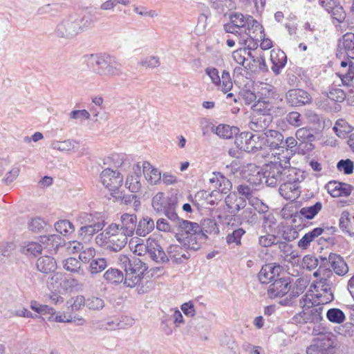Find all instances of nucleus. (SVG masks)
<instances>
[{"label":"nucleus","mask_w":354,"mask_h":354,"mask_svg":"<svg viewBox=\"0 0 354 354\" xmlns=\"http://www.w3.org/2000/svg\"><path fill=\"white\" fill-rule=\"evenodd\" d=\"M279 161H271L266 164L261 170V173L257 172L260 177V181L267 186L276 187L286 179V176L296 174V169L290 166L289 158L286 156L279 153Z\"/></svg>","instance_id":"1"},{"label":"nucleus","mask_w":354,"mask_h":354,"mask_svg":"<svg viewBox=\"0 0 354 354\" xmlns=\"http://www.w3.org/2000/svg\"><path fill=\"white\" fill-rule=\"evenodd\" d=\"M95 19L91 14L82 17L70 15L64 17L56 26L54 33L57 37L71 39L94 26Z\"/></svg>","instance_id":"2"},{"label":"nucleus","mask_w":354,"mask_h":354,"mask_svg":"<svg viewBox=\"0 0 354 354\" xmlns=\"http://www.w3.org/2000/svg\"><path fill=\"white\" fill-rule=\"evenodd\" d=\"M85 57L92 62L94 72L100 76L112 78L122 74V64L114 57L91 54Z\"/></svg>","instance_id":"3"},{"label":"nucleus","mask_w":354,"mask_h":354,"mask_svg":"<svg viewBox=\"0 0 354 354\" xmlns=\"http://www.w3.org/2000/svg\"><path fill=\"white\" fill-rule=\"evenodd\" d=\"M128 237L118 229L117 223H111L102 232L95 238V243L112 252L120 251L127 244Z\"/></svg>","instance_id":"4"},{"label":"nucleus","mask_w":354,"mask_h":354,"mask_svg":"<svg viewBox=\"0 0 354 354\" xmlns=\"http://www.w3.org/2000/svg\"><path fill=\"white\" fill-rule=\"evenodd\" d=\"M248 23L243 30L242 35L236 36L238 43L248 46L250 48H255L258 42L263 39L265 33L263 26L252 17L248 16Z\"/></svg>","instance_id":"5"},{"label":"nucleus","mask_w":354,"mask_h":354,"mask_svg":"<svg viewBox=\"0 0 354 354\" xmlns=\"http://www.w3.org/2000/svg\"><path fill=\"white\" fill-rule=\"evenodd\" d=\"M60 237L56 234H50L41 237L40 244L37 242H29L21 246V251L26 255L37 256L41 251L46 248L48 250H55L58 246V241Z\"/></svg>","instance_id":"6"},{"label":"nucleus","mask_w":354,"mask_h":354,"mask_svg":"<svg viewBox=\"0 0 354 354\" xmlns=\"http://www.w3.org/2000/svg\"><path fill=\"white\" fill-rule=\"evenodd\" d=\"M79 218L80 223L84 224L79 230V236L84 241H89L95 234L101 231L105 226L104 220L95 221L92 215L86 213L81 214Z\"/></svg>","instance_id":"7"},{"label":"nucleus","mask_w":354,"mask_h":354,"mask_svg":"<svg viewBox=\"0 0 354 354\" xmlns=\"http://www.w3.org/2000/svg\"><path fill=\"white\" fill-rule=\"evenodd\" d=\"M323 306L319 305L310 306L307 307L296 314L293 317V319L298 324H318L322 319Z\"/></svg>","instance_id":"8"},{"label":"nucleus","mask_w":354,"mask_h":354,"mask_svg":"<svg viewBox=\"0 0 354 354\" xmlns=\"http://www.w3.org/2000/svg\"><path fill=\"white\" fill-rule=\"evenodd\" d=\"M300 182L299 176L296 171V174L286 176L282 181L279 187V194L286 200L294 201L299 196V183Z\"/></svg>","instance_id":"9"},{"label":"nucleus","mask_w":354,"mask_h":354,"mask_svg":"<svg viewBox=\"0 0 354 354\" xmlns=\"http://www.w3.org/2000/svg\"><path fill=\"white\" fill-rule=\"evenodd\" d=\"M336 352L335 342L328 336H322L306 349L307 354H334Z\"/></svg>","instance_id":"10"},{"label":"nucleus","mask_w":354,"mask_h":354,"mask_svg":"<svg viewBox=\"0 0 354 354\" xmlns=\"http://www.w3.org/2000/svg\"><path fill=\"white\" fill-rule=\"evenodd\" d=\"M317 293L315 295L317 305L322 306L333 301L334 295L331 290V284L328 279L321 278L315 285Z\"/></svg>","instance_id":"11"},{"label":"nucleus","mask_w":354,"mask_h":354,"mask_svg":"<svg viewBox=\"0 0 354 354\" xmlns=\"http://www.w3.org/2000/svg\"><path fill=\"white\" fill-rule=\"evenodd\" d=\"M103 185L112 192H115L122 185L123 176L109 168L104 169L100 174Z\"/></svg>","instance_id":"12"},{"label":"nucleus","mask_w":354,"mask_h":354,"mask_svg":"<svg viewBox=\"0 0 354 354\" xmlns=\"http://www.w3.org/2000/svg\"><path fill=\"white\" fill-rule=\"evenodd\" d=\"M287 104L291 106H301L312 103L311 95L306 91L299 88L289 90L286 94Z\"/></svg>","instance_id":"13"},{"label":"nucleus","mask_w":354,"mask_h":354,"mask_svg":"<svg viewBox=\"0 0 354 354\" xmlns=\"http://www.w3.org/2000/svg\"><path fill=\"white\" fill-rule=\"evenodd\" d=\"M248 16H244L243 14L236 12L230 16V21L224 25V30L227 33L233 34L235 37L242 35L243 30L245 28L248 23Z\"/></svg>","instance_id":"14"},{"label":"nucleus","mask_w":354,"mask_h":354,"mask_svg":"<svg viewBox=\"0 0 354 354\" xmlns=\"http://www.w3.org/2000/svg\"><path fill=\"white\" fill-rule=\"evenodd\" d=\"M173 205H178V199L175 196L165 197L163 192H158L152 198V207L156 212H164Z\"/></svg>","instance_id":"15"},{"label":"nucleus","mask_w":354,"mask_h":354,"mask_svg":"<svg viewBox=\"0 0 354 354\" xmlns=\"http://www.w3.org/2000/svg\"><path fill=\"white\" fill-rule=\"evenodd\" d=\"M290 289L288 279L277 278L269 286L268 295L270 298L281 297L286 295Z\"/></svg>","instance_id":"16"},{"label":"nucleus","mask_w":354,"mask_h":354,"mask_svg":"<svg viewBox=\"0 0 354 354\" xmlns=\"http://www.w3.org/2000/svg\"><path fill=\"white\" fill-rule=\"evenodd\" d=\"M118 229L128 238L132 236L136 230L137 216L135 214L124 213L121 215Z\"/></svg>","instance_id":"17"},{"label":"nucleus","mask_w":354,"mask_h":354,"mask_svg":"<svg viewBox=\"0 0 354 354\" xmlns=\"http://www.w3.org/2000/svg\"><path fill=\"white\" fill-rule=\"evenodd\" d=\"M147 253L149 257L157 263L168 261V257L156 239L149 237L147 240Z\"/></svg>","instance_id":"18"},{"label":"nucleus","mask_w":354,"mask_h":354,"mask_svg":"<svg viewBox=\"0 0 354 354\" xmlns=\"http://www.w3.org/2000/svg\"><path fill=\"white\" fill-rule=\"evenodd\" d=\"M168 260L170 259L174 263L180 264L185 263L189 259L190 255L184 246L182 247L177 244L171 245L167 248Z\"/></svg>","instance_id":"19"},{"label":"nucleus","mask_w":354,"mask_h":354,"mask_svg":"<svg viewBox=\"0 0 354 354\" xmlns=\"http://www.w3.org/2000/svg\"><path fill=\"white\" fill-rule=\"evenodd\" d=\"M272 120L271 114L253 115L249 123V128L256 132H265Z\"/></svg>","instance_id":"20"},{"label":"nucleus","mask_w":354,"mask_h":354,"mask_svg":"<svg viewBox=\"0 0 354 354\" xmlns=\"http://www.w3.org/2000/svg\"><path fill=\"white\" fill-rule=\"evenodd\" d=\"M266 147L270 149H280L283 145V136L276 130H267L262 133Z\"/></svg>","instance_id":"21"},{"label":"nucleus","mask_w":354,"mask_h":354,"mask_svg":"<svg viewBox=\"0 0 354 354\" xmlns=\"http://www.w3.org/2000/svg\"><path fill=\"white\" fill-rule=\"evenodd\" d=\"M141 172V166L137 164L133 167V173L127 176L125 185L132 193H137L142 188Z\"/></svg>","instance_id":"22"},{"label":"nucleus","mask_w":354,"mask_h":354,"mask_svg":"<svg viewBox=\"0 0 354 354\" xmlns=\"http://www.w3.org/2000/svg\"><path fill=\"white\" fill-rule=\"evenodd\" d=\"M281 268L279 266L266 264L263 266L258 274V278L261 283H269L274 281L279 275Z\"/></svg>","instance_id":"23"},{"label":"nucleus","mask_w":354,"mask_h":354,"mask_svg":"<svg viewBox=\"0 0 354 354\" xmlns=\"http://www.w3.org/2000/svg\"><path fill=\"white\" fill-rule=\"evenodd\" d=\"M338 50L348 58L354 59V33L347 32L339 41Z\"/></svg>","instance_id":"24"},{"label":"nucleus","mask_w":354,"mask_h":354,"mask_svg":"<svg viewBox=\"0 0 354 354\" xmlns=\"http://www.w3.org/2000/svg\"><path fill=\"white\" fill-rule=\"evenodd\" d=\"M179 227V232L176 234V237L178 241H181L183 236H189V235L197 234L202 230L201 226L194 222L189 221L182 220L178 225Z\"/></svg>","instance_id":"25"},{"label":"nucleus","mask_w":354,"mask_h":354,"mask_svg":"<svg viewBox=\"0 0 354 354\" xmlns=\"http://www.w3.org/2000/svg\"><path fill=\"white\" fill-rule=\"evenodd\" d=\"M225 203L231 214H236L246 205V201L239 197L235 192L230 193L225 198Z\"/></svg>","instance_id":"26"},{"label":"nucleus","mask_w":354,"mask_h":354,"mask_svg":"<svg viewBox=\"0 0 354 354\" xmlns=\"http://www.w3.org/2000/svg\"><path fill=\"white\" fill-rule=\"evenodd\" d=\"M295 136L297 139L301 143L309 145V146H304V148L303 146H299V149L303 151H310L314 148L312 142L315 140V138L311 129L306 127L300 128L296 131Z\"/></svg>","instance_id":"27"},{"label":"nucleus","mask_w":354,"mask_h":354,"mask_svg":"<svg viewBox=\"0 0 354 354\" xmlns=\"http://www.w3.org/2000/svg\"><path fill=\"white\" fill-rule=\"evenodd\" d=\"M270 60L272 64L271 67L272 72L275 75L280 74L281 69L285 66L287 62V57L284 52L280 50H272L270 52Z\"/></svg>","instance_id":"28"},{"label":"nucleus","mask_w":354,"mask_h":354,"mask_svg":"<svg viewBox=\"0 0 354 354\" xmlns=\"http://www.w3.org/2000/svg\"><path fill=\"white\" fill-rule=\"evenodd\" d=\"M328 259L335 274L344 276L348 272V265L340 255L330 253Z\"/></svg>","instance_id":"29"},{"label":"nucleus","mask_w":354,"mask_h":354,"mask_svg":"<svg viewBox=\"0 0 354 354\" xmlns=\"http://www.w3.org/2000/svg\"><path fill=\"white\" fill-rule=\"evenodd\" d=\"M145 179L151 185L158 184L161 180L160 171L154 168L149 162H144L141 166Z\"/></svg>","instance_id":"30"},{"label":"nucleus","mask_w":354,"mask_h":354,"mask_svg":"<svg viewBox=\"0 0 354 354\" xmlns=\"http://www.w3.org/2000/svg\"><path fill=\"white\" fill-rule=\"evenodd\" d=\"M155 223L153 220L145 216L136 223V233L140 236H145L154 230Z\"/></svg>","instance_id":"31"},{"label":"nucleus","mask_w":354,"mask_h":354,"mask_svg":"<svg viewBox=\"0 0 354 354\" xmlns=\"http://www.w3.org/2000/svg\"><path fill=\"white\" fill-rule=\"evenodd\" d=\"M36 264L38 270L45 274L54 272L57 268V263L55 259L48 255L39 257Z\"/></svg>","instance_id":"32"},{"label":"nucleus","mask_w":354,"mask_h":354,"mask_svg":"<svg viewBox=\"0 0 354 354\" xmlns=\"http://www.w3.org/2000/svg\"><path fill=\"white\" fill-rule=\"evenodd\" d=\"M205 239V237L203 236V234L201 232H198L197 234L183 236L181 241H178L183 243L187 250L190 249L196 251L201 248V241Z\"/></svg>","instance_id":"33"},{"label":"nucleus","mask_w":354,"mask_h":354,"mask_svg":"<svg viewBox=\"0 0 354 354\" xmlns=\"http://www.w3.org/2000/svg\"><path fill=\"white\" fill-rule=\"evenodd\" d=\"M249 140L246 147V152L255 153L259 150L267 148L262 133L252 134L250 133Z\"/></svg>","instance_id":"34"},{"label":"nucleus","mask_w":354,"mask_h":354,"mask_svg":"<svg viewBox=\"0 0 354 354\" xmlns=\"http://www.w3.org/2000/svg\"><path fill=\"white\" fill-rule=\"evenodd\" d=\"M142 278V271L133 267L132 270H127L124 284L127 287L133 288L138 284Z\"/></svg>","instance_id":"35"},{"label":"nucleus","mask_w":354,"mask_h":354,"mask_svg":"<svg viewBox=\"0 0 354 354\" xmlns=\"http://www.w3.org/2000/svg\"><path fill=\"white\" fill-rule=\"evenodd\" d=\"M64 268L70 272L84 276L86 272L82 267L80 261L73 257H69L62 261Z\"/></svg>","instance_id":"36"},{"label":"nucleus","mask_w":354,"mask_h":354,"mask_svg":"<svg viewBox=\"0 0 354 354\" xmlns=\"http://www.w3.org/2000/svg\"><path fill=\"white\" fill-rule=\"evenodd\" d=\"M212 131L215 133L220 138L230 139L234 135H236L239 129L236 127H230L227 124H219L217 127H212Z\"/></svg>","instance_id":"37"},{"label":"nucleus","mask_w":354,"mask_h":354,"mask_svg":"<svg viewBox=\"0 0 354 354\" xmlns=\"http://www.w3.org/2000/svg\"><path fill=\"white\" fill-rule=\"evenodd\" d=\"M77 145L78 142L76 140L68 139L63 141L53 140L50 144V147L55 150L68 152L74 151Z\"/></svg>","instance_id":"38"},{"label":"nucleus","mask_w":354,"mask_h":354,"mask_svg":"<svg viewBox=\"0 0 354 354\" xmlns=\"http://www.w3.org/2000/svg\"><path fill=\"white\" fill-rule=\"evenodd\" d=\"M103 278L109 283L119 284L124 280L122 271L116 268H109L103 274Z\"/></svg>","instance_id":"39"},{"label":"nucleus","mask_w":354,"mask_h":354,"mask_svg":"<svg viewBox=\"0 0 354 354\" xmlns=\"http://www.w3.org/2000/svg\"><path fill=\"white\" fill-rule=\"evenodd\" d=\"M108 266L107 260L105 258H94L88 266V270L91 275L97 274L104 270Z\"/></svg>","instance_id":"40"},{"label":"nucleus","mask_w":354,"mask_h":354,"mask_svg":"<svg viewBox=\"0 0 354 354\" xmlns=\"http://www.w3.org/2000/svg\"><path fill=\"white\" fill-rule=\"evenodd\" d=\"M129 246L131 250L138 256H142L147 253V243H144V241L138 237L131 239Z\"/></svg>","instance_id":"41"},{"label":"nucleus","mask_w":354,"mask_h":354,"mask_svg":"<svg viewBox=\"0 0 354 354\" xmlns=\"http://www.w3.org/2000/svg\"><path fill=\"white\" fill-rule=\"evenodd\" d=\"M246 55H250V52L246 48H239L232 53L234 60L239 64L241 65L245 69H250V64L246 62Z\"/></svg>","instance_id":"42"},{"label":"nucleus","mask_w":354,"mask_h":354,"mask_svg":"<svg viewBox=\"0 0 354 354\" xmlns=\"http://www.w3.org/2000/svg\"><path fill=\"white\" fill-rule=\"evenodd\" d=\"M200 226L202 230L201 232L205 239H207V234H218L219 232V228L216 221L210 218L204 219Z\"/></svg>","instance_id":"43"},{"label":"nucleus","mask_w":354,"mask_h":354,"mask_svg":"<svg viewBox=\"0 0 354 354\" xmlns=\"http://www.w3.org/2000/svg\"><path fill=\"white\" fill-rule=\"evenodd\" d=\"M272 105L268 101L259 100L252 105L253 115L271 114Z\"/></svg>","instance_id":"44"},{"label":"nucleus","mask_w":354,"mask_h":354,"mask_svg":"<svg viewBox=\"0 0 354 354\" xmlns=\"http://www.w3.org/2000/svg\"><path fill=\"white\" fill-rule=\"evenodd\" d=\"M322 209V203L317 202L315 205L302 207L299 214L306 219L313 218Z\"/></svg>","instance_id":"45"},{"label":"nucleus","mask_w":354,"mask_h":354,"mask_svg":"<svg viewBox=\"0 0 354 354\" xmlns=\"http://www.w3.org/2000/svg\"><path fill=\"white\" fill-rule=\"evenodd\" d=\"M61 11V6L57 3H48L38 8L37 15L55 16Z\"/></svg>","instance_id":"46"},{"label":"nucleus","mask_w":354,"mask_h":354,"mask_svg":"<svg viewBox=\"0 0 354 354\" xmlns=\"http://www.w3.org/2000/svg\"><path fill=\"white\" fill-rule=\"evenodd\" d=\"M245 231L243 228H237L232 230V232L228 230V234L226 236V242L228 244H234L235 245H241L242 236L245 234Z\"/></svg>","instance_id":"47"},{"label":"nucleus","mask_w":354,"mask_h":354,"mask_svg":"<svg viewBox=\"0 0 354 354\" xmlns=\"http://www.w3.org/2000/svg\"><path fill=\"white\" fill-rule=\"evenodd\" d=\"M55 230L59 234L66 236L75 231L74 225L68 220H61L55 223Z\"/></svg>","instance_id":"48"},{"label":"nucleus","mask_w":354,"mask_h":354,"mask_svg":"<svg viewBox=\"0 0 354 354\" xmlns=\"http://www.w3.org/2000/svg\"><path fill=\"white\" fill-rule=\"evenodd\" d=\"M221 77V83L216 86H219L221 91L223 93H227L233 88V83L230 73L225 70L222 72Z\"/></svg>","instance_id":"49"},{"label":"nucleus","mask_w":354,"mask_h":354,"mask_svg":"<svg viewBox=\"0 0 354 354\" xmlns=\"http://www.w3.org/2000/svg\"><path fill=\"white\" fill-rule=\"evenodd\" d=\"M326 317L330 322L335 324L343 323L346 319L344 312L335 308L329 309L327 311Z\"/></svg>","instance_id":"50"},{"label":"nucleus","mask_w":354,"mask_h":354,"mask_svg":"<svg viewBox=\"0 0 354 354\" xmlns=\"http://www.w3.org/2000/svg\"><path fill=\"white\" fill-rule=\"evenodd\" d=\"M86 306L90 310L100 311L104 308L105 303L102 298L91 296L86 299Z\"/></svg>","instance_id":"51"},{"label":"nucleus","mask_w":354,"mask_h":354,"mask_svg":"<svg viewBox=\"0 0 354 354\" xmlns=\"http://www.w3.org/2000/svg\"><path fill=\"white\" fill-rule=\"evenodd\" d=\"M339 77L344 85L349 86L354 79V64L349 62L348 68L339 72Z\"/></svg>","instance_id":"52"},{"label":"nucleus","mask_w":354,"mask_h":354,"mask_svg":"<svg viewBox=\"0 0 354 354\" xmlns=\"http://www.w3.org/2000/svg\"><path fill=\"white\" fill-rule=\"evenodd\" d=\"M333 129L339 137H344L346 134L351 131V127L344 120H338Z\"/></svg>","instance_id":"53"},{"label":"nucleus","mask_w":354,"mask_h":354,"mask_svg":"<svg viewBox=\"0 0 354 354\" xmlns=\"http://www.w3.org/2000/svg\"><path fill=\"white\" fill-rule=\"evenodd\" d=\"M250 132L245 131L236 136L234 144L241 151H246L248 142H249Z\"/></svg>","instance_id":"54"},{"label":"nucleus","mask_w":354,"mask_h":354,"mask_svg":"<svg viewBox=\"0 0 354 354\" xmlns=\"http://www.w3.org/2000/svg\"><path fill=\"white\" fill-rule=\"evenodd\" d=\"M86 299L82 295H77L74 297H71L67 301V305L72 310H79L84 306H86Z\"/></svg>","instance_id":"55"},{"label":"nucleus","mask_w":354,"mask_h":354,"mask_svg":"<svg viewBox=\"0 0 354 354\" xmlns=\"http://www.w3.org/2000/svg\"><path fill=\"white\" fill-rule=\"evenodd\" d=\"M15 250V245L11 242H0V261L9 257Z\"/></svg>","instance_id":"56"},{"label":"nucleus","mask_w":354,"mask_h":354,"mask_svg":"<svg viewBox=\"0 0 354 354\" xmlns=\"http://www.w3.org/2000/svg\"><path fill=\"white\" fill-rule=\"evenodd\" d=\"M328 97L335 102H342L346 98V94L341 88H333L329 91Z\"/></svg>","instance_id":"57"},{"label":"nucleus","mask_w":354,"mask_h":354,"mask_svg":"<svg viewBox=\"0 0 354 354\" xmlns=\"http://www.w3.org/2000/svg\"><path fill=\"white\" fill-rule=\"evenodd\" d=\"M95 256V250L93 248H84L79 254L80 260L84 263H89Z\"/></svg>","instance_id":"58"},{"label":"nucleus","mask_w":354,"mask_h":354,"mask_svg":"<svg viewBox=\"0 0 354 354\" xmlns=\"http://www.w3.org/2000/svg\"><path fill=\"white\" fill-rule=\"evenodd\" d=\"M331 14L333 18L337 20L339 23H342L346 18V12L343 7L339 3L337 4L328 12Z\"/></svg>","instance_id":"59"},{"label":"nucleus","mask_w":354,"mask_h":354,"mask_svg":"<svg viewBox=\"0 0 354 354\" xmlns=\"http://www.w3.org/2000/svg\"><path fill=\"white\" fill-rule=\"evenodd\" d=\"M286 120L290 125L295 127L303 124V118L297 111L290 112L286 116Z\"/></svg>","instance_id":"60"},{"label":"nucleus","mask_w":354,"mask_h":354,"mask_svg":"<svg viewBox=\"0 0 354 354\" xmlns=\"http://www.w3.org/2000/svg\"><path fill=\"white\" fill-rule=\"evenodd\" d=\"M205 73L211 80L214 85H218L221 83V76L218 70L214 67L209 66L205 70Z\"/></svg>","instance_id":"61"},{"label":"nucleus","mask_w":354,"mask_h":354,"mask_svg":"<svg viewBox=\"0 0 354 354\" xmlns=\"http://www.w3.org/2000/svg\"><path fill=\"white\" fill-rule=\"evenodd\" d=\"M252 184H241L237 187V192L239 194L247 198H250L254 194V189Z\"/></svg>","instance_id":"62"},{"label":"nucleus","mask_w":354,"mask_h":354,"mask_svg":"<svg viewBox=\"0 0 354 354\" xmlns=\"http://www.w3.org/2000/svg\"><path fill=\"white\" fill-rule=\"evenodd\" d=\"M337 167L344 174H351L353 171V162L349 159L341 160L337 162Z\"/></svg>","instance_id":"63"},{"label":"nucleus","mask_w":354,"mask_h":354,"mask_svg":"<svg viewBox=\"0 0 354 354\" xmlns=\"http://www.w3.org/2000/svg\"><path fill=\"white\" fill-rule=\"evenodd\" d=\"M19 172L20 169L19 167H12L8 172L6 173L2 181L7 185L11 184L18 177Z\"/></svg>","instance_id":"64"}]
</instances>
